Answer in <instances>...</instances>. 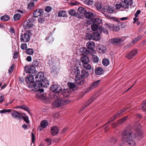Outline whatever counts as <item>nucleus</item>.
Wrapping results in <instances>:
<instances>
[{
  "instance_id": "f257e3e1",
  "label": "nucleus",
  "mask_w": 146,
  "mask_h": 146,
  "mask_svg": "<svg viewBox=\"0 0 146 146\" xmlns=\"http://www.w3.org/2000/svg\"><path fill=\"white\" fill-rule=\"evenodd\" d=\"M135 137V135L131 131H125L122 133L121 140L123 142H127L132 146H134L135 142L133 139Z\"/></svg>"
},
{
  "instance_id": "f03ea898",
  "label": "nucleus",
  "mask_w": 146,
  "mask_h": 146,
  "mask_svg": "<svg viewBox=\"0 0 146 146\" xmlns=\"http://www.w3.org/2000/svg\"><path fill=\"white\" fill-rule=\"evenodd\" d=\"M53 95V98L55 100L52 103L53 108H58L70 102V101L67 98H60L59 94H54Z\"/></svg>"
},
{
  "instance_id": "7ed1b4c3",
  "label": "nucleus",
  "mask_w": 146,
  "mask_h": 146,
  "mask_svg": "<svg viewBox=\"0 0 146 146\" xmlns=\"http://www.w3.org/2000/svg\"><path fill=\"white\" fill-rule=\"evenodd\" d=\"M25 80L27 83L29 84L28 86L29 89V90H35L34 89H35V86L36 85L35 82H34V78L33 75H29L27 76Z\"/></svg>"
},
{
  "instance_id": "20e7f679",
  "label": "nucleus",
  "mask_w": 146,
  "mask_h": 146,
  "mask_svg": "<svg viewBox=\"0 0 146 146\" xmlns=\"http://www.w3.org/2000/svg\"><path fill=\"white\" fill-rule=\"evenodd\" d=\"M25 71L27 73H36L37 72H38V73H43L42 72H39L35 67L32 65L25 66Z\"/></svg>"
},
{
  "instance_id": "39448f33",
  "label": "nucleus",
  "mask_w": 146,
  "mask_h": 146,
  "mask_svg": "<svg viewBox=\"0 0 146 146\" xmlns=\"http://www.w3.org/2000/svg\"><path fill=\"white\" fill-rule=\"evenodd\" d=\"M46 77L44 76V74H37L35 77L36 81L35 82V88H36L38 84L44 80Z\"/></svg>"
},
{
  "instance_id": "423d86ee",
  "label": "nucleus",
  "mask_w": 146,
  "mask_h": 146,
  "mask_svg": "<svg viewBox=\"0 0 146 146\" xmlns=\"http://www.w3.org/2000/svg\"><path fill=\"white\" fill-rule=\"evenodd\" d=\"M49 85V83L48 81L46 80V78H45L44 80L42 81L40 83L38 84L36 88H35V89H34L35 90H37L39 89L41 87H47Z\"/></svg>"
},
{
  "instance_id": "0eeeda50",
  "label": "nucleus",
  "mask_w": 146,
  "mask_h": 146,
  "mask_svg": "<svg viewBox=\"0 0 146 146\" xmlns=\"http://www.w3.org/2000/svg\"><path fill=\"white\" fill-rule=\"evenodd\" d=\"M51 90L55 93V94H59L62 92V90L61 87L58 85H52L50 87Z\"/></svg>"
},
{
  "instance_id": "6e6552de",
  "label": "nucleus",
  "mask_w": 146,
  "mask_h": 146,
  "mask_svg": "<svg viewBox=\"0 0 146 146\" xmlns=\"http://www.w3.org/2000/svg\"><path fill=\"white\" fill-rule=\"evenodd\" d=\"M31 91H35L36 92L35 97L37 99H42L45 96L43 94L44 90L43 89H40V88L37 90H29Z\"/></svg>"
},
{
  "instance_id": "1a4fd4ad",
  "label": "nucleus",
  "mask_w": 146,
  "mask_h": 146,
  "mask_svg": "<svg viewBox=\"0 0 146 146\" xmlns=\"http://www.w3.org/2000/svg\"><path fill=\"white\" fill-rule=\"evenodd\" d=\"M30 39L29 33L27 32L22 35L20 37L21 42H27L29 41Z\"/></svg>"
},
{
  "instance_id": "9d476101",
  "label": "nucleus",
  "mask_w": 146,
  "mask_h": 146,
  "mask_svg": "<svg viewBox=\"0 0 146 146\" xmlns=\"http://www.w3.org/2000/svg\"><path fill=\"white\" fill-rule=\"evenodd\" d=\"M138 53L136 49H135L128 52L126 55V57L129 59H130L135 56Z\"/></svg>"
},
{
  "instance_id": "9b49d317",
  "label": "nucleus",
  "mask_w": 146,
  "mask_h": 146,
  "mask_svg": "<svg viewBox=\"0 0 146 146\" xmlns=\"http://www.w3.org/2000/svg\"><path fill=\"white\" fill-rule=\"evenodd\" d=\"M11 115L14 119H20L22 117V114L18 111H12L11 113Z\"/></svg>"
},
{
  "instance_id": "f8f14e48",
  "label": "nucleus",
  "mask_w": 146,
  "mask_h": 146,
  "mask_svg": "<svg viewBox=\"0 0 146 146\" xmlns=\"http://www.w3.org/2000/svg\"><path fill=\"white\" fill-rule=\"evenodd\" d=\"M33 26V22L29 20H27L24 23L23 26L26 29L31 28Z\"/></svg>"
},
{
  "instance_id": "ddd939ff",
  "label": "nucleus",
  "mask_w": 146,
  "mask_h": 146,
  "mask_svg": "<svg viewBox=\"0 0 146 146\" xmlns=\"http://www.w3.org/2000/svg\"><path fill=\"white\" fill-rule=\"evenodd\" d=\"M136 135H135V137H136L138 139H141L143 137V133L142 130L141 129L140 127H138L136 131Z\"/></svg>"
},
{
  "instance_id": "4468645a",
  "label": "nucleus",
  "mask_w": 146,
  "mask_h": 146,
  "mask_svg": "<svg viewBox=\"0 0 146 146\" xmlns=\"http://www.w3.org/2000/svg\"><path fill=\"white\" fill-rule=\"evenodd\" d=\"M123 41V39L119 38H113L109 40V42L113 44H118Z\"/></svg>"
},
{
  "instance_id": "2eb2a0df",
  "label": "nucleus",
  "mask_w": 146,
  "mask_h": 146,
  "mask_svg": "<svg viewBox=\"0 0 146 146\" xmlns=\"http://www.w3.org/2000/svg\"><path fill=\"white\" fill-rule=\"evenodd\" d=\"M86 10L83 7V11L84 12V16L87 19H92L94 17V14L93 13L90 12H86Z\"/></svg>"
},
{
  "instance_id": "dca6fc26",
  "label": "nucleus",
  "mask_w": 146,
  "mask_h": 146,
  "mask_svg": "<svg viewBox=\"0 0 146 146\" xmlns=\"http://www.w3.org/2000/svg\"><path fill=\"white\" fill-rule=\"evenodd\" d=\"M48 125L47 121L46 120H43L40 123V126L38 127V130L41 131L45 128Z\"/></svg>"
},
{
  "instance_id": "f3484780",
  "label": "nucleus",
  "mask_w": 146,
  "mask_h": 146,
  "mask_svg": "<svg viewBox=\"0 0 146 146\" xmlns=\"http://www.w3.org/2000/svg\"><path fill=\"white\" fill-rule=\"evenodd\" d=\"M43 11L42 10L38 9L35 10L33 13V15L35 17H37L39 16H41L43 14Z\"/></svg>"
},
{
  "instance_id": "a211bd4d",
  "label": "nucleus",
  "mask_w": 146,
  "mask_h": 146,
  "mask_svg": "<svg viewBox=\"0 0 146 146\" xmlns=\"http://www.w3.org/2000/svg\"><path fill=\"white\" fill-rule=\"evenodd\" d=\"M50 131L51 133L53 135H56L59 132V129L58 127L56 126L52 127L51 128Z\"/></svg>"
},
{
  "instance_id": "6ab92c4d",
  "label": "nucleus",
  "mask_w": 146,
  "mask_h": 146,
  "mask_svg": "<svg viewBox=\"0 0 146 146\" xmlns=\"http://www.w3.org/2000/svg\"><path fill=\"white\" fill-rule=\"evenodd\" d=\"M101 82L100 80H98L94 82L90 86V89H93L97 87L100 84Z\"/></svg>"
},
{
  "instance_id": "aec40b11",
  "label": "nucleus",
  "mask_w": 146,
  "mask_h": 146,
  "mask_svg": "<svg viewBox=\"0 0 146 146\" xmlns=\"http://www.w3.org/2000/svg\"><path fill=\"white\" fill-rule=\"evenodd\" d=\"M92 39L97 41L100 38V35L98 32L94 33L92 34Z\"/></svg>"
},
{
  "instance_id": "412c9836",
  "label": "nucleus",
  "mask_w": 146,
  "mask_h": 146,
  "mask_svg": "<svg viewBox=\"0 0 146 146\" xmlns=\"http://www.w3.org/2000/svg\"><path fill=\"white\" fill-rule=\"evenodd\" d=\"M60 93H62V95L64 96V97L63 98H65L68 99L67 97H68L70 94V90L69 89H66L64 90L63 91L62 90V92Z\"/></svg>"
},
{
  "instance_id": "4be33fe9",
  "label": "nucleus",
  "mask_w": 146,
  "mask_h": 146,
  "mask_svg": "<svg viewBox=\"0 0 146 146\" xmlns=\"http://www.w3.org/2000/svg\"><path fill=\"white\" fill-rule=\"evenodd\" d=\"M87 48L90 49H93L95 48V43L93 42L89 41L86 44Z\"/></svg>"
},
{
  "instance_id": "5701e85b",
  "label": "nucleus",
  "mask_w": 146,
  "mask_h": 146,
  "mask_svg": "<svg viewBox=\"0 0 146 146\" xmlns=\"http://www.w3.org/2000/svg\"><path fill=\"white\" fill-rule=\"evenodd\" d=\"M32 65L35 67L39 66H41V62L39 60H34L32 63Z\"/></svg>"
},
{
  "instance_id": "b1692460",
  "label": "nucleus",
  "mask_w": 146,
  "mask_h": 146,
  "mask_svg": "<svg viewBox=\"0 0 146 146\" xmlns=\"http://www.w3.org/2000/svg\"><path fill=\"white\" fill-rule=\"evenodd\" d=\"M82 75L80 76L79 75H76L75 78V81L76 83L78 85H80L82 81L81 80Z\"/></svg>"
},
{
  "instance_id": "393cba45",
  "label": "nucleus",
  "mask_w": 146,
  "mask_h": 146,
  "mask_svg": "<svg viewBox=\"0 0 146 146\" xmlns=\"http://www.w3.org/2000/svg\"><path fill=\"white\" fill-rule=\"evenodd\" d=\"M76 16L78 18L81 19L82 17V7H79L76 13Z\"/></svg>"
},
{
  "instance_id": "a878e982",
  "label": "nucleus",
  "mask_w": 146,
  "mask_h": 146,
  "mask_svg": "<svg viewBox=\"0 0 146 146\" xmlns=\"http://www.w3.org/2000/svg\"><path fill=\"white\" fill-rule=\"evenodd\" d=\"M127 108H124L122 110L119 111L117 113L114 115V117H117L119 116H120L122 114H123L127 110Z\"/></svg>"
},
{
  "instance_id": "bb28decb",
  "label": "nucleus",
  "mask_w": 146,
  "mask_h": 146,
  "mask_svg": "<svg viewBox=\"0 0 146 146\" xmlns=\"http://www.w3.org/2000/svg\"><path fill=\"white\" fill-rule=\"evenodd\" d=\"M92 22L93 24H95L98 25L101 24L102 23V20L99 18H96L93 19L92 20Z\"/></svg>"
},
{
  "instance_id": "cd10ccee",
  "label": "nucleus",
  "mask_w": 146,
  "mask_h": 146,
  "mask_svg": "<svg viewBox=\"0 0 146 146\" xmlns=\"http://www.w3.org/2000/svg\"><path fill=\"white\" fill-rule=\"evenodd\" d=\"M103 10L104 12H107L110 13H111L113 12V10L109 6L105 7L104 8H103Z\"/></svg>"
},
{
  "instance_id": "c85d7f7f",
  "label": "nucleus",
  "mask_w": 146,
  "mask_h": 146,
  "mask_svg": "<svg viewBox=\"0 0 146 146\" xmlns=\"http://www.w3.org/2000/svg\"><path fill=\"white\" fill-rule=\"evenodd\" d=\"M127 116H125L123 118L120 119L118 121H117V125L118 124H121L124 123L127 119Z\"/></svg>"
},
{
  "instance_id": "c756f323",
  "label": "nucleus",
  "mask_w": 146,
  "mask_h": 146,
  "mask_svg": "<svg viewBox=\"0 0 146 146\" xmlns=\"http://www.w3.org/2000/svg\"><path fill=\"white\" fill-rule=\"evenodd\" d=\"M89 62V58L85 55L83 56V63H88Z\"/></svg>"
},
{
  "instance_id": "7c9ffc66",
  "label": "nucleus",
  "mask_w": 146,
  "mask_h": 146,
  "mask_svg": "<svg viewBox=\"0 0 146 146\" xmlns=\"http://www.w3.org/2000/svg\"><path fill=\"white\" fill-rule=\"evenodd\" d=\"M102 63L105 66H108L110 63L109 60L107 59H104L102 60Z\"/></svg>"
},
{
  "instance_id": "2f4dec72",
  "label": "nucleus",
  "mask_w": 146,
  "mask_h": 146,
  "mask_svg": "<svg viewBox=\"0 0 146 146\" xmlns=\"http://www.w3.org/2000/svg\"><path fill=\"white\" fill-rule=\"evenodd\" d=\"M66 12L64 11L61 10L58 13L59 17H65L66 16Z\"/></svg>"
},
{
  "instance_id": "473e14b6",
  "label": "nucleus",
  "mask_w": 146,
  "mask_h": 146,
  "mask_svg": "<svg viewBox=\"0 0 146 146\" xmlns=\"http://www.w3.org/2000/svg\"><path fill=\"white\" fill-rule=\"evenodd\" d=\"M95 72V73H103V69L100 67H98L96 68Z\"/></svg>"
},
{
  "instance_id": "72a5a7b5",
  "label": "nucleus",
  "mask_w": 146,
  "mask_h": 146,
  "mask_svg": "<svg viewBox=\"0 0 146 146\" xmlns=\"http://www.w3.org/2000/svg\"><path fill=\"white\" fill-rule=\"evenodd\" d=\"M68 86L70 89H74L76 87V84L74 83H72L70 82H68Z\"/></svg>"
},
{
  "instance_id": "f704fd0d",
  "label": "nucleus",
  "mask_w": 146,
  "mask_h": 146,
  "mask_svg": "<svg viewBox=\"0 0 146 146\" xmlns=\"http://www.w3.org/2000/svg\"><path fill=\"white\" fill-rule=\"evenodd\" d=\"M83 66L84 68L88 70L90 69L91 67V66L88 64V63H83Z\"/></svg>"
},
{
  "instance_id": "c9c22d12",
  "label": "nucleus",
  "mask_w": 146,
  "mask_h": 146,
  "mask_svg": "<svg viewBox=\"0 0 146 146\" xmlns=\"http://www.w3.org/2000/svg\"><path fill=\"white\" fill-rule=\"evenodd\" d=\"M1 19L3 21H8L9 19V17L7 15H5L2 16Z\"/></svg>"
},
{
  "instance_id": "e433bc0d",
  "label": "nucleus",
  "mask_w": 146,
  "mask_h": 146,
  "mask_svg": "<svg viewBox=\"0 0 146 146\" xmlns=\"http://www.w3.org/2000/svg\"><path fill=\"white\" fill-rule=\"evenodd\" d=\"M97 9L98 10H103V8L102 7V5L100 3H97L95 4Z\"/></svg>"
},
{
  "instance_id": "4c0bfd02",
  "label": "nucleus",
  "mask_w": 146,
  "mask_h": 146,
  "mask_svg": "<svg viewBox=\"0 0 146 146\" xmlns=\"http://www.w3.org/2000/svg\"><path fill=\"white\" fill-rule=\"evenodd\" d=\"M92 59L94 62L96 63H97L98 62L99 60L98 57L97 56L95 55H93L92 56Z\"/></svg>"
},
{
  "instance_id": "58836bf2",
  "label": "nucleus",
  "mask_w": 146,
  "mask_h": 146,
  "mask_svg": "<svg viewBox=\"0 0 146 146\" xmlns=\"http://www.w3.org/2000/svg\"><path fill=\"white\" fill-rule=\"evenodd\" d=\"M21 15L19 13H16L15 14L13 17V19L14 20L17 21L19 20L21 17Z\"/></svg>"
},
{
  "instance_id": "ea45409f",
  "label": "nucleus",
  "mask_w": 146,
  "mask_h": 146,
  "mask_svg": "<svg viewBox=\"0 0 146 146\" xmlns=\"http://www.w3.org/2000/svg\"><path fill=\"white\" fill-rule=\"evenodd\" d=\"M45 39L49 43L53 42L54 40L53 38L51 36H49L48 37H46Z\"/></svg>"
},
{
  "instance_id": "a19ab883",
  "label": "nucleus",
  "mask_w": 146,
  "mask_h": 146,
  "mask_svg": "<svg viewBox=\"0 0 146 146\" xmlns=\"http://www.w3.org/2000/svg\"><path fill=\"white\" fill-rule=\"evenodd\" d=\"M95 98L94 97H92L91 99L89 100L84 105L85 106V107H86L88 106L95 99Z\"/></svg>"
},
{
  "instance_id": "79ce46f5",
  "label": "nucleus",
  "mask_w": 146,
  "mask_h": 146,
  "mask_svg": "<svg viewBox=\"0 0 146 146\" xmlns=\"http://www.w3.org/2000/svg\"><path fill=\"white\" fill-rule=\"evenodd\" d=\"M26 52L27 54L29 55H32L34 53L33 49L32 48H28L26 50Z\"/></svg>"
},
{
  "instance_id": "37998d69",
  "label": "nucleus",
  "mask_w": 146,
  "mask_h": 146,
  "mask_svg": "<svg viewBox=\"0 0 146 146\" xmlns=\"http://www.w3.org/2000/svg\"><path fill=\"white\" fill-rule=\"evenodd\" d=\"M72 72L74 73H80V70L78 67H74L72 70Z\"/></svg>"
},
{
  "instance_id": "c03bdc74",
  "label": "nucleus",
  "mask_w": 146,
  "mask_h": 146,
  "mask_svg": "<svg viewBox=\"0 0 146 146\" xmlns=\"http://www.w3.org/2000/svg\"><path fill=\"white\" fill-rule=\"evenodd\" d=\"M85 39L86 40H90L92 39V35H91L89 33L86 34V35Z\"/></svg>"
},
{
  "instance_id": "a18cd8bd",
  "label": "nucleus",
  "mask_w": 146,
  "mask_h": 146,
  "mask_svg": "<svg viewBox=\"0 0 146 146\" xmlns=\"http://www.w3.org/2000/svg\"><path fill=\"white\" fill-rule=\"evenodd\" d=\"M69 14L71 16H75L76 14V12L74 9H70L68 11Z\"/></svg>"
},
{
  "instance_id": "49530a36",
  "label": "nucleus",
  "mask_w": 146,
  "mask_h": 146,
  "mask_svg": "<svg viewBox=\"0 0 146 146\" xmlns=\"http://www.w3.org/2000/svg\"><path fill=\"white\" fill-rule=\"evenodd\" d=\"M21 119H23L28 124L30 122L28 117L27 116H23L22 115Z\"/></svg>"
},
{
  "instance_id": "de8ad7c7",
  "label": "nucleus",
  "mask_w": 146,
  "mask_h": 146,
  "mask_svg": "<svg viewBox=\"0 0 146 146\" xmlns=\"http://www.w3.org/2000/svg\"><path fill=\"white\" fill-rule=\"evenodd\" d=\"M112 29H111V30H112L114 31H118L120 29V28L117 25H112Z\"/></svg>"
},
{
  "instance_id": "09e8293b",
  "label": "nucleus",
  "mask_w": 146,
  "mask_h": 146,
  "mask_svg": "<svg viewBox=\"0 0 146 146\" xmlns=\"http://www.w3.org/2000/svg\"><path fill=\"white\" fill-rule=\"evenodd\" d=\"M141 108L143 110L146 111V100L143 102L141 104Z\"/></svg>"
},
{
  "instance_id": "8fccbe9b",
  "label": "nucleus",
  "mask_w": 146,
  "mask_h": 146,
  "mask_svg": "<svg viewBox=\"0 0 146 146\" xmlns=\"http://www.w3.org/2000/svg\"><path fill=\"white\" fill-rule=\"evenodd\" d=\"M89 51L85 47H83V56L88 54Z\"/></svg>"
},
{
  "instance_id": "3c124183",
  "label": "nucleus",
  "mask_w": 146,
  "mask_h": 146,
  "mask_svg": "<svg viewBox=\"0 0 146 146\" xmlns=\"http://www.w3.org/2000/svg\"><path fill=\"white\" fill-rule=\"evenodd\" d=\"M91 27L92 30L94 31L97 30L98 28V25L95 24H93L91 25Z\"/></svg>"
},
{
  "instance_id": "603ef678",
  "label": "nucleus",
  "mask_w": 146,
  "mask_h": 146,
  "mask_svg": "<svg viewBox=\"0 0 146 146\" xmlns=\"http://www.w3.org/2000/svg\"><path fill=\"white\" fill-rule=\"evenodd\" d=\"M125 3L127 4V6L129 7V5H131L133 4L132 0H124Z\"/></svg>"
},
{
  "instance_id": "864d4df0",
  "label": "nucleus",
  "mask_w": 146,
  "mask_h": 146,
  "mask_svg": "<svg viewBox=\"0 0 146 146\" xmlns=\"http://www.w3.org/2000/svg\"><path fill=\"white\" fill-rule=\"evenodd\" d=\"M11 111V110L10 109H4L1 110L0 111V113H5L7 112L9 113Z\"/></svg>"
},
{
  "instance_id": "5fc2aeb1",
  "label": "nucleus",
  "mask_w": 146,
  "mask_h": 146,
  "mask_svg": "<svg viewBox=\"0 0 146 146\" xmlns=\"http://www.w3.org/2000/svg\"><path fill=\"white\" fill-rule=\"evenodd\" d=\"M21 48L22 50H26L27 48V44L25 43H23L21 45Z\"/></svg>"
},
{
  "instance_id": "6e6d98bb",
  "label": "nucleus",
  "mask_w": 146,
  "mask_h": 146,
  "mask_svg": "<svg viewBox=\"0 0 146 146\" xmlns=\"http://www.w3.org/2000/svg\"><path fill=\"white\" fill-rule=\"evenodd\" d=\"M84 3L88 5H91L93 3L92 1V0H84Z\"/></svg>"
},
{
  "instance_id": "4d7b16f0",
  "label": "nucleus",
  "mask_w": 146,
  "mask_h": 146,
  "mask_svg": "<svg viewBox=\"0 0 146 146\" xmlns=\"http://www.w3.org/2000/svg\"><path fill=\"white\" fill-rule=\"evenodd\" d=\"M121 3L123 7L125 8H128L129 7L128 6H127V4L125 3L124 1L121 2Z\"/></svg>"
},
{
  "instance_id": "13d9d810",
  "label": "nucleus",
  "mask_w": 146,
  "mask_h": 146,
  "mask_svg": "<svg viewBox=\"0 0 146 146\" xmlns=\"http://www.w3.org/2000/svg\"><path fill=\"white\" fill-rule=\"evenodd\" d=\"M45 21V19L43 17H40L38 18V22L40 23H43Z\"/></svg>"
},
{
  "instance_id": "bf43d9fd",
  "label": "nucleus",
  "mask_w": 146,
  "mask_h": 146,
  "mask_svg": "<svg viewBox=\"0 0 146 146\" xmlns=\"http://www.w3.org/2000/svg\"><path fill=\"white\" fill-rule=\"evenodd\" d=\"M99 49L101 50L103 53H104L105 52L106 48L103 46H100L99 47Z\"/></svg>"
},
{
  "instance_id": "052dcab7",
  "label": "nucleus",
  "mask_w": 146,
  "mask_h": 146,
  "mask_svg": "<svg viewBox=\"0 0 146 146\" xmlns=\"http://www.w3.org/2000/svg\"><path fill=\"white\" fill-rule=\"evenodd\" d=\"M92 90V89H90V87L88 88H87V89H84V91L83 92L84 93H83V96L85 94L88 92L90 91L91 90Z\"/></svg>"
},
{
  "instance_id": "680f3d73",
  "label": "nucleus",
  "mask_w": 146,
  "mask_h": 146,
  "mask_svg": "<svg viewBox=\"0 0 146 146\" xmlns=\"http://www.w3.org/2000/svg\"><path fill=\"white\" fill-rule=\"evenodd\" d=\"M52 9V8L50 6H47L45 7V10L46 12H49L51 11Z\"/></svg>"
},
{
  "instance_id": "e2e57ef3",
  "label": "nucleus",
  "mask_w": 146,
  "mask_h": 146,
  "mask_svg": "<svg viewBox=\"0 0 146 146\" xmlns=\"http://www.w3.org/2000/svg\"><path fill=\"white\" fill-rule=\"evenodd\" d=\"M112 25H108V24H106L105 25V27L107 28L110 29L111 30V29H112Z\"/></svg>"
},
{
  "instance_id": "0e129e2a",
  "label": "nucleus",
  "mask_w": 146,
  "mask_h": 146,
  "mask_svg": "<svg viewBox=\"0 0 146 146\" xmlns=\"http://www.w3.org/2000/svg\"><path fill=\"white\" fill-rule=\"evenodd\" d=\"M14 64H12L9 70V73H12L14 70Z\"/></svg>"
},
{
  "instance_id": "69168bd1",
  "label": "nucleus",
  "mask_w": 146,
  "mask_h": 146,
  "mask_svg": "<svg viewBox=\"0 0 146 146\" xmlns=\"http://www.w3.org/2000/svg\"><path fill=\"white\" fill-rule=\"evenodd\" d=\"M116 141L117 140L116 138L113 137L111 138L110 140V142L113 143L116 142Z\"/></svg>"
},
{
  "instance_id": "338daca9",
  "label": "nucleus",
  "mask_w": 146,
  "mask_h": 146,
  "mask_svg": "<svg viewBox=\"0 0 146 146\" xmlns=\"http://www.w3.org/2000/svg\"><path fill=\"white\" fill-rule=\"evenodd\" d=\"M123 7L121 4V3L119 4H116V9L118 10L120 9L121 7Z\"/></svg>"
},
{
  "instance_id": "774afa93",
  "label": "nucleus",
  "mask_w": 146,
  "mask_h": 146,
  "mask_svg": "<svg viewBox=\"0 0 146 146\" xmlns=\"http://www.w3.org/2000/svg\"><path fill=\"white\" fill-rule=\"evenodd\" d=\"M18 57V53L17 51H15L14 52L13 57L14 59H16Z\"/></svg>"
}]
</instances>
